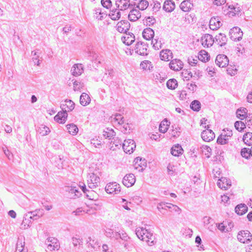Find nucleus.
I'll list each match as a JSON object with an SVG mask.
<instances>
[{
  "instance_id": "nucleus-1",
  "label": "nucleus",
  "mask_w": 252,
  "mask_h": 252,
  "mask_svg": "<svg viewBox=\"0 0 252 252\" xmlns=\"http://www.w3.org/2000/svg\"><path fill=\"white\" fill-rule=\"evenodd\" d=\"M137 237L143 241H145L149 246L155 244V236L150 231L143 227H137L135 229Z\"/></svg>"
},
{
  "instance_id": "nucleus-2",
  "label": "nucleus",
  "mask_w": 252,
  "mask_h": 252,
  "mask_svg": "<svg viewBox=\"0 0 252 252\" xmlns=\"http://www.w3.org/2000/svg\"><path fill=\"white\" fill-rule=\"evenodd\" d=\"M39 217L35 211L29 212L25 214L21 224V228L24 230L28 229L31 226L32 221L38 219Z\"/></svg>"
},
{
  "instance_id": "nucleus-3",
  "label": "nucleus",
  "mask_w": 252,
  "mask_h": 252,
  "mask_svg": "<svg viewBox=\"0 0 252 252\" xmlns=\"http://www.w3.org/2000/svg\"><path fill=\"white\" fill-rule=\"evenodd\" d=\"M222 9L223 13L229 18L238 14L240 11L238 4H228L227 3L225 6L223 7Z\"/></svg>"
},
{
  "instance_id": "nucleus-4",
  "label": "nucleus",
  "mask_w": 252,
  "mask_h": 252,
  "mask_svg": "<svg viewBox=\"0 0 252 252\" xmlns=\"http://www.w3.org/2000/svg\"><path fill=\"white\" fill-rule=\"evenodd\" d=\"M45 243L47 246V249L50 251L58 250L60 248L58 240L54 237H48Z\"/></svg>"
},
{
  "instance_id": "nucleus-5",
  "label": "nucleus",
  "mask_w": 252,
  "mask_h": 252,
  "mask_svg": "<svg viewBox=\"0 0 252 252\" xmlns=\"http://www.w3.org/2000/svg\"><path fill=\"white\" fill-rule=\"evenodd\" d=\"M232 131L228 128L224 129L223 132L219 136L217 142L221 145L227 143L229 138L232 135Z\"/></svg>"
},
{
  "instance_id": "nucleus-6",
  "label": "nucleus",
  "mask_w": 252,
  "mask_h": 252,
  "mask_svg": "<svg viewBox=\"0 0 252 252\" xmlns=\"http://www.w3.org/2000/svg\"><path fill=\"white\" fill-rule=\"evenodd\" d=\"M123 149L126 153H132L136 148V144L133 140L128 139L125 140L122 145Z\"/></svg>"
},
{
  "instance_id": "nucleus-7",
  "label": "nucleus",
  "mask_w": 252,
  "mask_h": 252,
  "mask_svg": "<svg viewBox=\"0 0 252 252\" xmlns=\"http://www.w3.org/2000/svg\"><path fill=\"white\" fill-rule=\"evenodd\" d=\"M243 32L239 27H235L229 31L230 38L233 41H240L243 36Z\"/></svg>"
},
{
  "instance_id": "nucleus-8",
  "label": "nucleus",
  "mask_w": 252,
  "mask_h": 252,
  "mask_svg": "<svg viewBox=\"0 0 252 252\" xmlns=\"http://www.w3.org/2000/svg\"><path fill=\"white\" fill-rule=\"evenodd\" d=\"M133 167L139 172H142L147 167V161L145 158L137 157L134 160Z\"/></svg>"
},
{
  "instance_id": "nucleus-9",
  "label": "nucleus",
  "mask_w": 252,
  "mask_h": 252,
  "mask_svg": "<svg viewBox=\"0 0 252 252\" xmlns=\"http://www.w3.org/2000/svg\"><path fill=\"white\" fill-rule=\"evenodd\" d=\"M105 189L106 192L109 194H118L121 191L120 185L116 182L108 183Z\"/></svg>"
},
{
  "instance_id": "nucleus-10",
  "label": "nucleus",
  "mask_w": 252,
  "mask_h": 252,
  "mask_svg": "<svg viewBox=\"0 0 252 252\" xmlns=\"http://www.w3.org/2000/svg\"><path fill=\"white\" fill-rule=\"evenodd\" d=\"M252 238V236L248 230H242L237 235L238 240L241 243H248Z\"/></svg>"
},
{
  "instance_id": "nucleus-11",
  "label": "nucleus",
  "mask_w": 252,
  "mask_h": 252,
  "mask_svg": "<svg viewBox=\"0 0 252 252\" xmlns=\"http://www.w3.org/2000/svg\"><path fill=\"white\" fill-rule=\"evenodd\" d=\"M205 127L206 129L202 132L201 137L204 141L210 142L215 137V133L212 130L209 129L210 127L209 125L205 126Z\"/></svg>"
},
{
  "instance_id": "nucleus-12",
  "label": "nucleus",
  "mask_w": 252,
  "mask_h": 252,
  "mask_svg": "<svg viewBox=\"0 0 252 252\" xmlns=\"http://www.w3.org/2000/svg\"><path fill=\"white\" fill-rule=\"evenodd\" d=\"M87 182L90 189H94L98 186L99 182V178L94 173H90L87 177Z\"/></svg>"
},
{
  "instance_id": "nucleus-13",
  "label": "nucleus",
  "mask_w": 252,
  "mask_h": 252,
  "mask_svg": "<svg viewBox=\"0 0 252 252\" xmlns=\"http://www.w3.org/2000/svg\"><path fill=\"white\" fill-rule=\"evenodd\" d=\"M148 45L142 42H138L135 45L134 50L135 53L141 56L148 55Z\"/></svg>"
},
{
  "instance_id": "nucleus-14",
  "label": "nucleus",
  "mask_w": 252,
  "mask_h": 252,
  "mask_svg": "<svg viewBox=\"0 0 252 252\" xmlns=\"http://www.w3.org/2000/svg\"><path fill=\"white\" fill-rule=\"evenodd\" d=\"M215 62L218 66L220 67H224L228 65L229 60L226 55L220 54L217 56Z\"/></svg>"
},
{
  "instance_id": "nucleus-15",
  "label": "nucleus",
  "mask_w": 252,
  "mask_h": 252,
  "mask_svg": "<svg viewBox=\"0 0 252 252\" xmlns=\"http://www.w3.org/2000/svg\"><path fill=\"white\" fill-rule=\"evenodd\" d=\"M130 24L126 20H122L119 22L116 26V30L121 33H126L130 28Z\"/></svg>"
},
{
  "instance_id": "nucleus-16",
  "label": "nucleus",
  "mask_w": 252,
  "mask_h": 252,
  "mask_svg": "<svg viewBox=\"0 0 252 252\" xmlns=\"http://www.w3.org/2000/svg\"><path fill=\"white\" fill-rule=\"evenodd\" d=\"M115 4L120 10H126L129 8H131L133 5L130 2V0H116Z\"/></svg>"
},
{
  "instance_id": "nucleus-17",
  "label": "nucleus",
  "mask_w": 252,
  "mask_h": 252,
  "mask_svg": "<svg viewBox=\"0 0 252 252\" xmlns=\"http://www.w3.org/2000/svg\"><path fill=\"white\" fill-rule=\"evenodd\" d=\"M201 42L204 47L211 46L215 42V39L212 35L210 34H204L201 38Z\"/></svg>"
},
{
  "instance_id": "nucleus-18",
  "label": "nucleus",
  "mask_w": 252,
  "mask_h": 252,
  "mask_svg": "<svg viewBox=\"0 0 252 252\" xmlns=\"http://www.w3.org/2000/svg\"><path fill=\"white\" fill-rule=\"evenodd\" d=\"M135 177L134 174L130 173L124 176L123 184L126 187L129 188L132 186L135 183Z\"/></svg>"
},
{
  "instance_id": "nucleus-19",
  "label": "nucleus",
  "mask_w": 252,
  "mask_h": 252,
  "mask_svg": "<svg viewBox=\"0 0 252 252\" xmlns=\"http://www.w3.org/2000/svg\"><path fill=\"white\" fill-rule=\"evenodd\" d=\"M75 107V103L70 99L65 100L61 105V108L63 112H70Z\"/></svg>"
},
{
  "instance_id": "nucleus-20",
  "label": "nucleus",
  "mask_w": 252,
  "mask_h": 252,
  "mask_svg": "<svg viewBox=\"0 0 252 252\" xmlns=\"http://www.w3.org/2000/svg\"><path fill=\"white\" fill-rule=\"evenodd\" d=\"M132 8L128 15V18L130 21L135 22L141 17V14L139 10L135 7Z\"/></svg>"
},
{
  "instance_id": "nucleus-21",
  "label": "nucleus",
  "mask_w": 252,
  "mask_h": 252,
  "mask_svg": "<svg viewBox=\"0 0 252 252\" xmlns=\"http://www.w3.org/2000/svg\"><path fill=\"white\" fill-rule=\"evenodd\" d=\"M71 74L74 76L81 75L84 71L83 66L82 64H74L71 69Z\"/></svg>"
},
{
  "instance_id": "nucleus-22",
  "label": "nucleus",
  "mask_w": 252,
  "mask_h": 252,
  "mask_svg": "<svg viewBox=\"0 0 252 252\" xmlns=\"http://www.w3.org/2000/svg\"><path fill=\"white\" fill-rule=\"evenodd\" d=\"M111 122L117 126H120L124 124V117L120 114H116L111 117Z\"/></svg>"
},
{
  "instance_id": "nucleus-23",
  "label": "nucleus",
  "mask_w": 252,
  "mask_h": 252,
  "mask_svg": "<svg viewBox=\"0 0 252 252\" xmlns=\"http://www.w3.org/2000/svg\"><path fill=\"white\" fill-rule=\"evenodd\" d=\"M169 67L173 70L179 71L183 67V63L181 60L176 59L170 62Z\"/></svg>"
},
{
  "instance_id": "nucleus-24",
  "label": "nucleus",
  "mask_w": 252,
  "mask_h": 252,
  "mask_svg": "<svg viewBox=\"0 0 252 252\" xmlns=\"http://www.w3.org/2000/svg\"><path fill=\"white\" fill-rule=\"evenodd\" d=\"M123 43L126 45H131L135 40V36L131 32H126L125 35L122 37Z\"/></svg>"
},
{
  "instance_id": "nucleus-25",
  "label": "nucleus",
  "mask_w": 252,
  "mask_h": 252,
  "mask_svg": "<svg viewBox=\"0 0 252 252\" xmlns=\"http://www.w3.org/2000/svg\"><path fill=\"white\" fill-rule=\"evenodd\" d=\"M68 114L66 112L63 111H60L58 114L54 117V120L55 121L60 124H64L67 120Z\"/></svg>"
},
{
  "instance_id": "nucleus-26",
  "label": "nucleus",
  "mask_w": 252,
  "mask_h": 252,
  "mask_svg": "<svg viewBox=\"0 0 252 252\" xmlns=\"http://www.w3.org/2000/svg\"><path fill=\"white\" fill-rule=\"evenodd\" d=\"M221 25L222 24L219 17H213L210 20L209 27L212 30H217Z\"/></svg>"
},
{
  "instance_id": "nucleus-27",
  "label": "nucleus",
  "mask_w": 252,
  "mask_h": 252,
  "mask_svg": "<svg viewBox=\"0 0 252 252\" xmlns=\"http://www.w3.org/2000/svg\"><path fill=\"white\" fill-rule=\"evenodd\" d=\"M214 39L215 42L217 43L220 46L225 45L227 41L226 35L222 33H220L216 35Z\"/></svg>"
},
{
  "instance_id": "nucleus-28",
  "label": "nucleus",
  "mask_w": 252,
  "mask_h": 252,
  "mask_svg": "<svg viewBox=\"0 0 252 252\" xmlns=\"http://www.w3.org/2000/svg\"><path fill=\"white\" fill-rule=\"evenodd\" d=\"M218 187L224 190H226L231 186V182L226 178H221L217 182Z\"/></svg>"
},
{
  "instance_id": "nucleus-29",
  "label": "nucleus",
  "mask_w": 252,
  "mask_h": 252,
  "mask_svg": "<svg viewBox=\"0 0 252 252\" xmlns=\"http://www.w3.org/2000/svg\"><path fill=\"white\" fill-rule=\"evenodd\" d=\"M183 151L182 146L178 144L173 145L171 149V154L175 157L182 155Z\"/></svg>"
},
{
  "instance_id": "nucleus-30",
  "label": "nucleus",
  "mask_w": 252,
  "mask_h": 252,
  "mask_svg": "<svg viewBox=\"0 0 252 252\" xmlns=\"http://www.w3.org/2000/svg\"><path fill=\"white\" fill-rule=\"evenodd\" d=\"M160 58L162 61H168L172 58V53L168 49L162 50L160 52Z\"/></svg>"
},
{
  "instance_id": "nucleus-31",
  "label": "nucleus",
  "mask_w": 252,
  "mask_h": 252,
  "mask_svg": "<svg viewBox=\"0 0 252 252\" xmlns=\"http://www.w3.org/2000/svg\"><path fill=\"white\" fill-rule=\"evenodd\" d=\"M154 34V31L150 28L145 29L142 32L143 38L148 40L153 39Z\"/></svg>"
},
{
  "instance_id": "nucleus-32",
  "label": "nucleus",
  "mask_w": 252,
  "mask_h": 252,
  "mask_svg": "<svg viewBox=\"0 0 252 252\" xmlns=\"http://www.w3.org/2000/svg\"><path fill=\"white\" fill-rule=\"evenodd\" d=\"M235 211L238 215L242 216L247 212L248 207L245 204H238L235 207Z\"/></svg>"
},
{
  "instance_id": "nucleus-33",
  "label": "nucleus",
  "mask_w": 252,
  "mask_h": 252,
  "mask_svg": "<svg viewBox=\"0 0 252 252\" xmlns=\"http://www.w3.org/2000/svg\"><path fill=\"white\" fill-rule=\"evenodd\" d=\"M66 190L68 191V192L70 194H73L72 196H71L70 197L72 198H78L80 197L81 195V192L77 189L75 187H67L66 189Z\"/></svg>"
},
{
  "instance_id": "nucleus-34",
  "label": "nucleus",
  "mask_w": 252,
  "mask_h": 252,
  "mask_svg": "<svg viewBox=\"0 0 252 252\" xmlns=\"http://www.w3.org/2000/svg\"><path fill=\"white\" fill-rule=\"evenodd\" d=\"M175 7L174 2L172 0H166L163 5V9L167 12H171Z\"/></svg>"
},
{
  "instance_id": "nucleus-35",
  "label": "nucleus",
  "mask_w": 252,
  "mask_h": 252,
  "mask_svg": "<svg viewBox=\"0 0 252 252\" xmlns=\"http://www.w3.org/2000/svg\"><path fill=\"white\" fill-rule=\"evenodd\" d=\"M193 6L192 3L189 0H185L181 2L180 7L184 12L189 11Z\"/></svg>"
},
{
  "instance_id": "nucleus-36",
  "label": "nucleus",
  "mask_w": 252,
  "mask_h": 252,
  "mask_svg": "<svg viewBox=\"0 0 252 252\" xmlns=\"http://www.w3.org/2000/svg\"><path fill=\"white\" fill-rule=\"evenodd\" d=\"M170 124V123L166 119L163 120L159 126V131L163 133H165L168 129Z\"/></svg>"
},
{
  "instance_id": "nucleus-37",
  "label": "nucleus",
  "mask_w": 252,
  "mask_h": 252,
  "mask_svg": "<svg viewBox=\"0 0 252 252\" xmlns=\"http://www.w3.org/2000/svg\"><path fill=\"white\" fill-rule=\"evenodd\" d=\"M36 130L37 133L41 136L47 135L50 132L49 128L43 125H41L38 126Z\"/></svg>"
},
{
  "instance_id": "nucleus-38",
  "label": "nucleus",
  "mask_w": 252,
  "mask_h": 252,
  "mask_svg": "<svg viewBox=\"0 0 252 252\" xmlns=\"http://www.w3.org/2000/svg\"><path fill=\"white\" fill-rule=\"evenodd\" d=\"M120 10L119 9H113L110 11L108 15L112 20H118L120 18L121 16Z\"/></svg>"
},
{
  "instance_id": "nucleus-39",
  "label": "nucleus",
  "mask_w": 252,
  "mask_h": 252,
  "mask_svg": "<svg viewBox=\"0 0 252 252\" xmlns=\"http://www.w3.org/2000/svg\"><path fill=\"white\" fill-rule=\"evenodd\" d=\"M91 101L89 95L85 93L82 94L80 97V103L83 106H87Z\"/></svg>"
},
{
  "instance_id": "nucleus-40",
  "label": "nucleus",
  "mask_w": 252,
  "mask_h": 252,
  "mask_svg": "<svg viewBox=\"0 0 252 252\" xmlns=\"http://www.w3.org/2000/svg\"><path fill=\"white\" fill-rule=\"evenodd\" d=\"M68 132L72 135H76L78 132V128L74 124H68L66 126Z\"/></svg>"
},
{
  "instance_id": "nucleus-41",
  "label": "nucleus",
  "mask_w": 252,
  "mask_h": 252,
  "mask_svg": "<svg viewBox=\"0 0 252 252\" xmlns=\"http://www.w3.org/2000/svg\"><path fill=\"white\" fill-rule=\"evenodd\" d=\"M115 135V132L112 128H106L103 132V136L105 138L111 139Z\"/></svg>"
},
{
  "instance_id": "nucleus-42",
  "label": "nucleus",
  "mask_w": 252,
  "mask_h": 252,
  "mask_svg": "<svg viewBox=\"0 0 252 252\" xmlns=\"http://www.w3.org/2000/svg\"><path fill=\"white\" fill-rule=\"evenodd\" d=\"M209 57L208 53L205 50H201L198 55V59L202 62L208 61Z\"/></svg>"
},
{
  "instance_id": "nucleus-43",
  "label": "nucleus",
  "mask_w": 252,
  "mask_h": 252,
  "mask_svg": "<svg viewBox=\"0 0 252 252\" xmlns=\"http://www.w3.org/2000/svg\"><path fill=\"white\" fill-rule=\"evenodd\" d=\"M243 141L248 146L252 145V132H247L243 137Z\"/></svg>"
},
{
  "instance_id": "nucleus-44",
  "label": "nucleus",
  "mask_w": 252,
  "mask_h": 252,
  "mask_svg": "<svg viewBox=\"0 0 252 252\" xmlns=\"http://www.w3.org/2000/svg\"><path fill=\"white\" fill-rule=\"evenodd\" d=\"M248 110L246 108H241L238 109L236 112L237 117L241 119L244 120L245 118V116L247 115Z\"/></svg>"
},
{
  "instance_id": "nucleus-45",
  "label": "nucleus",
  "mask_w": 252,
  "mask_h": 252,
  "mask_svg": "<svg viewBox=\"0 0 252 252\" xmlns=\"http://www.w3.org/2000/svg\"><path fill=\"white\" fill-rule=\"evenodd\" d=\"M140 67L143 70H152L153 68L152 63L149 61H144L141 63Z\"/></svg>"
},
{
  "instance_id": "nucleus-46",
  "label": "nucleus",
  "mask_w": 252,
  "mask_h": 252,
  "mask_svg": "<svg viewBox=\"0 0 252 252\" xmlns=\"http://www.w3.org/2000/svg\"><path fill=\"white\" fill-rule=\"evenodd\" d=\"M139 2L135 7L136 8H138L139 10H145L149 5V2L146 0H139Z\"/></svg>"
},
{
  "instance_id": "nucleus-47",
  "label": "nucleus",
  "mask_w": 252,
  "mask_h": 252,
  "mask_svg": "<svg viewBox=\"0 0 252 252\" xmlns=\"http://www.w3.org/2000/svg\"><path fill=\"white\" fill-rule=\"evenodd\" d=\"M79 187L84 192V193L86 194V196L89 199L93 200V198H91V196L89 195V194L93 193L94 191L93 190H89L86 189V185L83 183H80Z\"/></svg>"
},
{
  "instance_id": "nucleus-48",
  "label": "nucleus",
  "mask_w": 252,
  "mask_h": 252,
  "mask_svg": "<svg viewBox=\"0 0 252 252\" xmlns=\"http://www.w3.org/2000/svg\"><path fill=\"white\" fill-rule=\"evenodd\" d=\"M201 151L205 155V156L209 158L211 156L212 150L210 147L206 145H203L200 147Z\"/></svg>"
},
{
  "instance_id": "nucleus-49",
  "label": "nucleus",
  "mask_w": 252,
  "mask_h": 252,
  "mask_svg": "<svg viewBox=\"0 0 252 252\" xmlns=\"http://www.w3.org/2000/svg\"><path fill=\"white\" fill-rule=\"evenodd\" d=\"M122 126V128H120L121 129L122 132H123L124 133H129L131 130V124H129L128 123H126L124 122V124L122 125V126Z\"/></svg>"
},
{
  "instance_id": "nucleus-50",
  "label": "nucleus",
  "mask_w": 252,
  "mask_h": 252,
  "mask_svg": "<svg viewBox=\"0 0 252 252\" xmlns=\"http://www.w3.org/2000/svg\"><path fill=\"white\" fill-rule=\"evenodd\" d=\"M166 86L169 89L174 90L178 86L177 81L175 79H169L166 83Z\"/></svg>"
},
{
  "instance_id": "nucleus-51",
  "label": "nucleus",
  "mask_w": 252,
  "mask_h": 252,
  "mask_svg": "<svg viewBox=\"0 0 252 252\" xmlns=\"http://www.w3.org/2000/svg\"><path fill=\"white\" fill-rule=\"evenodd\" d=\"M38 50L36 51H32V60L34 63L37 66H39L40 62L39 60L38 59L39 57V53L38 52Z\"/></svg>"
},
{
  "instance_id": "nucleus-52",
  "label": "nucleus",
  "mask_w": 252,
  "mask_h": 252,
  "mask_svg": "<svg viewBox=\"0 0 252 252\" xmlns=\"http://www.w3.org/2000/svg\"><path fill=\"white\" fill-rule=\"evenodd\" d=\"M190 107L193 111L198 112L201 108V103L198 100H193L191 103Z\"/></svg>"
},
{
  "instance_id": "nucleus-53",
  "label": "nucleus",
  "mask_w": 252,
  "mask_h": 252,
  "mask_svg": "<svg viewBox=\"0 0 252 252\" xmlns=\"http://www.w3.org/2000/svg\"><path fill=\"white\" fill-rule=\"evenodd\" d=\"M241 155L243 158H245L246 159H248L250 156H252L251 149H250L247 148H244L242 149L241 151Z\"/></svg>"
},
{
  "instance_id": "nucleus-54",
  "label": "nucleus",
  "mask_w": 252,
  "mask_h": 252,
  "mask_svg": "<svg viewBox=\"0 0 252 252\" xmlns=\"http://www.w3.org/2000/svg\"><path fill=\"white\" fill-rule=\"evenodd\" d=\"M84 87V84L78 81H75L73 82V90L74 91H80Z\"/></svg>"
},
{
  "instance_id": "nucleus-55",
  "label": "nucleus",
  "mask_w": 252,
  "mask_h": 252,
  "mask_svg": "<svg viewBox=\"0 0 252 252\" xmlns=\"http://www.w3.org/2000/svg\"><path fill=\"white\" fill-rule=\"evenodd\" d=\"M153 48L156 50H159L162 47V44L158 38L153 39L151 42Z\"/></svg>"
},
{
  "instance_id": "nucleus-56",
  "label": "nucleus",
  "mask_w": 252,
  "mask_h": 252,
  "mask_svg": "<svg viewBox=\"0 0 252 252\" xmlns=\"http://www.w3.org/2000/svg\"><path fill=\"white\" fill-rule=\"evenodd\" d=\"M234 126L237 130L241 131L246 128V124L241 121H236L234 124Z\"/></svg>"
},
{
  "instance_id": "nucleus-57",
  "label": "nucleus",
  "mask_w": 252,
  "mask_h": 252,
  "mask_svg": "<svg viewBox=\"0 0 252 252\" xmlns=\"http://www.w3.org/2000/svg\"><path fill=\"white\" fill-rule=\"evenodd\" d=\"M102 13H101V9L99 8H95L94 9V16L98 20H101L103 18Z\"/></svg>"
},
{
  "instance_id": "nucleus-58",
  "label": "nucleus",
  "mask_w": 252,
  "mask_h": 252,
  "mask_svg": "<svg viewBox=\"0 0 252 252\" xmlns=\"http://www.w3.org/2000/svg\"><path fill=\"white\" fill-rule=\"evenodd\" d=\"M115 232L113 230L110 228H106L105 230V235L109 238H112V236L114 235Z\"/></svg>"
},
{
  "instance_id": "nucleus-59",
  "label": "nucleus",
  "mask_w": 252,
  "mask_h": 252,
  "mask_svg": "<svg viewBox=\"0 0 252 252\" xmlns=\"http://www.w3.org/2000/svg\"><path fill=\"white\" fill-rule=\"evenodd\" d=\"M101 3L102 5L107 9L109 8L112 5V3L110 0H101Z\"/></svg>"
},
{
  "instance_id": "nucleus-60",
  "label": "nucleus",
  "mask_w": 252,
  "mask_h": 252,
  "mask_svg": "<svg viewBox=\"0 0 252 252\" xmlns=\"http://www.w3.org/2000/svg\"><path fill=\"white\" fill-rule=\"evenodd\" d=\"M161 8V4L159 1H156L154 2V5L153 7V11L154 12H158Z\"/></svg>"
},
{
  "instance_id": "nucleus-61",
  "label": "nucleus",
  "mask_w": 252,
  "mask_h": 252,
  "mask_svg": "<svg viewBox=\"0 0 252 252\" xmlns=\"http://www.w3.org/2000/svg\"><path fill=\"white\" fill-rule=\"evenodd\" d=\"M24 246L25 242L18 240L16 244V249H20L21 251H25Z\"/></svg>"
},
{
  "instance_id": "nucleus-62",
  "label": "nucleus",
  "mask_w": 252,
  "mask_h": 252,
  "mask_svg": "<svg viewBox=\"0 0 252 252\" xmlns=\"http://www.w3.org/2000/svg\"><path fill=\"white\" fill-rule=\"evenodd\" d=\"M91 144L93 145L95 147L97 148L98 146L101 145V142L97 139L93 138L91 140Z\"/></svg>"
},
{
  "instance_id": "nucleus-63",
  "label": "nucleus",
  "mask_w": 252,
  "mask_h": 252,
  "mask_svg": "<svg viewBox=\"0 0 252 252\" xmlns=\"http://www.w3.org/2000/svg\"><path fill=\"white\" fill-rule=\"evenodd\" d=\"M145 22L147 25H153L156 22V20L153 17H148L146 19Z\"/></svg>"
},
{
  "instance_id": "nucleus-64",
  "label": "nucleus",
  "mask_w": 252,
  "mask_h": 252,
  "mask_svg": "<svg viewBox=\"0 0 252 252\" xmlns=\"http://www.w3.org/2000/svg\"><path fill=\"white\" fill-rule=\"evenodd\" d=\"M82 243V240L79 238L73 237L72 244L74 246H77Z\"/></svg>"
}]
</instances>
